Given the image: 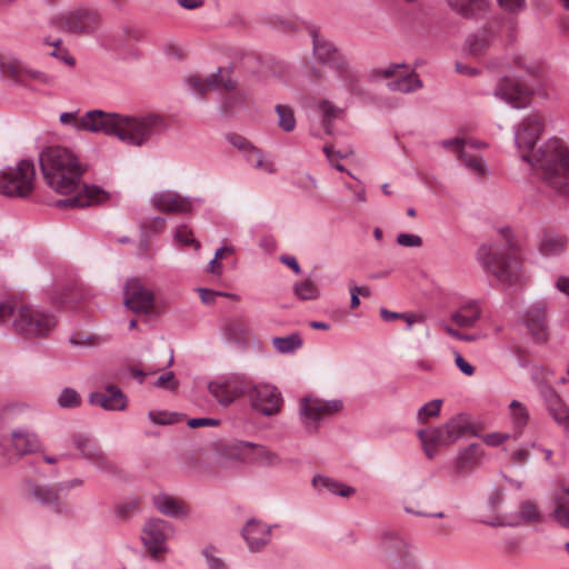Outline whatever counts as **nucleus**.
<instances>
[{"instance_id":"51","label":"nucleus","mask_w":569,"mask_h":569,"mask_svg":"<svg viewBox=\"0 0 569 569\" xmlns=\"http://www.w3.org/2000/svg\"><path fill=\"white\" fill-rule=\"evenodd\" d=\"M468 141L462 138H452L441 141V146L445 149L452 150L458 158H460L466 150Z\"/></svg>"},{"instance_id":"52","label":"nucleus","mask_w":569,"mask_h":569,"mask_svg":"<svg viewBox=\"0 0 569 569\" xmlns=\"http://www.w3.org/2000/svg\"><path fill=\"white\" fill-rule=\"evenodd\" d=\"M174 240L187 246L193 244L196 249L200 248V242L192 238V232L186 226H181L176 230Z\"/></svg>"},{"instance_id":"56","label":"nucleus","mask_w":569,"mask_h":569,"mask_svg":"<svg viewBox=\"0 0 569 569\" xmlns=\"http://www.w3.org/2000/svg\"><path fill=\"white\" fill-rule=\"evenodd\" d=\"M214 547L208 546L202 550V555L204 556L208 566L210 569H227L222 559L213 556Z\"/></svg>"},{"instance_id":"38","label":"nucleus","mask_w":569,"mask_h":569,"mask_svg":"<svg viewBox=\"0 0 569 569\" xmlns=\"http://www.w3.org/2000/svg\"><path fill=\"white\" fill-rule=\"evenodd\" d=\"M387 87L392 91H399L402 93H410L422 88V81L418 74L413 71L388 82Z\"/></svg>"},{"instance_id":"62","label":"nucleus","mask_w":569,"mask_h":569,"mask_svg":"<svg viewBox=\"0 0 569 569\" xmlns=\"http://www.w3.org/2000/svg\"><path fill=\"white\" fill-rule=\"evenodd\" d=\"M512 67L523 69L530 74H536L538 68L533 63H528L522 56H515L512 58Z\"/></svg>"},{"instance_id":"33","label":"nucleus","mask_w":569,"mask_h":569,"mask_svg":"<svg viewBox=\"0 0 569 569\" xmlns=\"http://www.w3.org/2000/svg\"><path fill=\"white\" fill-rule=\"evenodd\" d=\"M312 486L321 491L326 490L328 492H331L333 495H338L340 497H350L356 492V489L353 487L347 486L342 482H339L332 478L317 475L312 478Z\"/></svg>"},{"instance_id":"47","label":"nucleus","mask_w":569,"mask_h":569,"mask_svg":"<svg viewBox=\"0 0 569 569\" xmlns=\"http://www.w3.org/2000/svg\"><path fill=\"white\" fill-rule=\"evenodd\" d=\"M247 161L257 169L273 172V164L266 162L262 152L252 146L247 150Z\"/></svg>"},{"instance_id":"24","label":"nucleus","mask_w":569,"mask_h":569,"mask_svg":"<svg viewBox=\"0 0 569 569\" xmlns=\"http://www.w3.org/2000/svg\"><path fill=\"white\" fill-rule=\"evenodd\" d=\"M311 36L315 56L321 64L328 66L330 69L335 70L336 61L346 60L338 49L331 42L322 38L318 31L313 30Z\"/></svg>"},{"instance_id":"22","label":"nucleus","mask_w":569,"mask_h":569,"mask_svg":"<svg viewBox=\"0 0 569 569\" xmlns=\"http://www.w3.org/2000/svg\"><path fill=\"white\" fill-rule=\"evenodd\" d=\"M272 527L264 526L260 520L249 519L242 528L241 535L250 551L261 550L269 543Z\"/></svg>"},{"instance_id":"5","label":"nucleus","mask_w":569,"mask_h":569,"mask_svg":"<svg viewBox=\"0 0 569 569\" xmlns=\"http://www.w3.org/2000/svg\"><path fill=\"white\" fill-rule=\"evenodd\" d=\"M12 320L14 330L26 337H44L57 325L53 313L31 306L17 307L12 301L0 302V325Z\"/></svg>"},{"instance_id":"43","label":"nucleus","mask_w":569,"mask_h":569,"mask_svg":"<svg viewBox=\"0 0 569 569\" xmlns=\"http://www.w3.org/2000/svg\"><path fill=\"white\" fill-rule=\"evenodd\" d=\"M226 333L234 342L246 339L248 335V326L241 318L230 319L226 325Z\"/></svg>"},{"instance_id":"32","label":"nucleus","mask_w":569,"mask_h":569,"mask_svg":"<svg viewBox=\"0 0 569 569\" xmlns=\"http://www.w3.org/2000/svg\"><path fill=\"white\" fill-rule=\"evenodd\" d=\"M252 448V442L243 440H234L222 445L218 453L221 458L237 462H247L248 452Z\"/></svg>"},{"instance_id":"48","label":"nucleus","mask_w":569,"mask_h":569,"mask_svg":"<svg viewBox=\"0 0 569 569\" xmlns=\"http://www.w3.org/2000/svg\"><path fill=\"white\" fill-rule=\"evenodd\" d=\"M442 400L433 399L427 403H425L417 413V419L419 422H425L428 418L438 417L441 410Z\"/></svg>"},{"instance_id":"35","label":"nucleus","mask_w":569,"mask_h":569,"mask_svg":"<svg viewBox=\"0 0 569 569\" xmlns=\"http://www.w3.org/2000/svg\"><path fill=\"white\" fill-rule=\"evenodd\" d=\"M247 462L261 467H272L280 463V458L278 453L267 449L264 446L252 442V448L248 452Z\"/></svg>"},{"instance_id":"14","label":"nucleus","mask_w":569,"mask_h":569,"mask_svg":"<svg viewBox=\"0 0 569 569\" xmlns=\"http://www.w3.org/2000/svg\"><path fill=\"white\" fill-rule=\"evenodd\" d=\"M251 407L264 416L278 413L282 407L281 392L269 383L254 385L248 393Z\"/></svg>"},{"instance_id":"23","label":"nucleus","mask_w":569,"mask_h":569,"mask_svg":"<svg viewBox=\"0 0 569 569\" xmlns=\"http://www.w3.org/2000/svg\"><path fill=\"white\" fill-rule=\"evenodd\" d=\"M89 402L106 410H123L127 406V398L119 387L109 385L104 391L91 392Z\"/></svg>"},{"instance_id":"21","label":"nucleus","mask_w":569,"mask_h":569,"mask_svg":"<svg viewBox=\"0 0 569 569\" xmlns=\"http://www.w3.org/2000/svg\"><path fill=\"white\" fill-rule=\"evenodd\" d=\"M547 410L553 420L569 432V407L550 386L540 389Z\"/></svg>"},{"instance_id":"41","label":"nucleus","mask_w":569,"mask_h":569,"mask_svg":"<svg viewBox=\"0 0 569 569\" xmlns=\"http://www.w3.org/2000/svg\"><path fill=\"white\" fill-rule=\"evenodd\" d=\"M510 412H511V419L515 429L517 430V435L519 436L521 433V430L527 425L529 420V412L527 408L518 400H512L510 402Z\"/></svg>"},{"instance_id":"37","label":"nucleus","mask_w":569,"mask_h":569,"mask_svg":"<svg viewBox=\"0 0 569 569\" xmlns=\"http://www.w3.org/2000/svg\"><path fill=\"white\" fill-rule=\"evenodd\" d=\"M490 41V33L486 30L471 33L466 39V50L473 57L482 56L489 48Z\"/></svg>"},{"instance_id":"17","label":"nucleus","mask_w":569,"mask_h":569,"mask_svg":"<svg viewBox=\"0 0 569 569\" xmlns=\"http://www.w3.org/2000/svg\"><path fill=\"white\" fill-rule=\"evenodd\" d=\"M71 441L74 448L79 450L81 457L94 465L99 470L106 472L113 470V465L94 439L82 433H76L71 437Z\"/></svg>"},{"instance_id":"53","label":"nucleus","mask_w":569,"mask_h":569,"mask_svg":"<svg viewBox=\"0 0 569 569\" xmlns=\"http://www.w3.org/2000/svg\"><path fill=\"white\" fill-rule=\"evenodd\" d=\"M141 228L152 232L162 231L166 227V219L163 217L157 216L152 218H147L140 223Z\"/></svg>"},{"instance_id":"12","label":"nucleus","mask_w":569,"mask_h":569,"mask_svg":"<svg viewBox=\"0 0 569 569\" xmlns=\"http://www.w3.org/2000/svg\"><path fill=\"white\" fill-rule=\"evenodd\" d=\"M493 94L512 108L522 109L529 106L533 89L517 79L505 77L499 80Z\"/></svg>"},{"instance_id":"61","label":"nucleus","mask_w":569,"mask_h":569,"mask_svg":"<svg viewBox=\"0 0 569 569\" xmlns=\"http://www.w3.org/2000/svg\"><path fill=\"white\" fill-rule=\"evenodd\" d=\"M510 437L509 433H502V432H491L486 436H483V442L491 447H497L501 445L505 440H507Z\"/></svg>"},{"instance_id":"1","label":"nucleus","mask_w":569,"mask_h":569,"mask_svg":"<svg viewBox=\"0 0 569 569\" xmlns=\"http://www.w3.org/2000/svg\"><path fill=\"white\" fill-rule=\"evenodd\" d=\"M40 169L47 186L60 194L73 196L54 201L58 208H86L100 204L109 193L96 184L82 182V169L77 156L60 146L48 147L39 156Z\"/></svg>"},{"instance_id":"31","label":"nucleus","mask_w":569,"mask_h":569,"mask_svg":"<svg viewBox=\"0 0 569 569\" xmlns=\"http://www.w3.org/2000/svg\"><path fill=\"white\" fill-rule=\"evenodd\" d=\"M553 501L556 507L550 516L558 525L569 529V487H562L556 490Z\"/></svg>"},{"instance_id":"63","label":"nucleus","mask_w":569,"mask_h":569,"mask_svg":"<svg viewBox=\"0 0 569 569\" xmlns=\"http://www.w3.org/2000/svg\"><path fill=\"white\" fill-rule=\"evenodd\" d=\"M455 363L459 368V370L466 376H472L475 372V367L471 366L466 359L457 351H455Z\"/></svg>"},{"instance_id":"54","label":"nucleus","mask_w":569,"mask_h":569,"mask_svg":"<svg viewBox=\"0 0 569 569\" xmlns=\"http://www.w3.org/2000/svg\"><path fill=\"white\" fill-rule=\"evenodd\" d=\"M148 416L156 425H172L177 422L176 415L167 411H149Z\"/></svg>"},{"instance_id":"3","label":"nucleus","mask_w":569,"mask_h":569,"mask_svg":"<svg viewBox=\"0 0 569 569\" xmlns=\"http://www.w3.org/2000/svg\"><path fill=\"white\" fill-rule=\"evenodd\" d=\"M62 124H71L76 130L114 136L122 142L141 147L163 130V121L157 114L131 117L93 109L78 118L77 112H62Z\"/></svg>"},{"instance_id":"30","label":"nucleus","mask_w":569,"mask_h":569,"mask_svg":"<svg viewBox=\"0 0 569 569\" xmlns=\"http://www.w3.org/2000/svg\"><path fill=\"white\" fill-rule=\"evenodd\" d=\"M553 501L556 507L550 516L558 525L569 529V487H562L556 490Z\"/></svg>"},{"instance_id":"36","label":"nucleus","mask_w":569,"mask_h":569,"mask_svg":"<svg viewBox=\"0 0 569 569\" xmlns=\"http://www.w3.org/2000/svg\"><path fill=\"white\" fill-rule=\"evenodd\" d=\"M335 71L352 94L361 96L363 93L359 78L357 73L349 67L347 60L336 61Z\"/></svg>"},{"instance_id":"26","label":"nucleus","mask_w":569,"mask_h":569,"mask_svg":"<svg viewBox=\"0 0 569 569\" xmlns=\"http://www.w3.org/2000/svg\"><path fill=\"white\" fill-rule=\"evenodd\" d=\"M451 10L466 19H480L489 7L488 0H448Z\"/></svg>"},{"instance_id":"29","label":"nucleus","mask_w":569,"mask_h":569,"mask_svg":"<svg viewBox=\"0 0 569 569\" xmlns=\"http://www.w3.org/2000/svg\"><path fill=\"white\" fill-rule=\"evenodd\" d=\"M481 317V308L477 300L463 303L451 315V320L460 328L472 327Z\"/></svg>"},{"instance_id":"4","label":"nucleus","mask_w":569,"mask_h":569,"mask_svg":"<svg viewBox=\"0 0 569 569\" xmlns=\"http://www.w3.org/2000/svg\"><path fill=\"white\" fill-rule=\"evenodd\" d=\"M503 244L482 243L477 251V260L485 270L506 284L516 283L521 276L519 244L510 228L499 230Z\"/></svg>"},{"instance_id":"2","label":"nucleus","mask_w":569,"mask_h":569,"mask_svg":"<svg viewBox=\"0 0 569 569\" xmlns=\"http://www.w3.org/2000/svg\"><path fill=\"white\" fill-rule=\"evenodd\" d=\"M545 123L538 113L526 117L518 126L515 141L522 159L541 170L542 180L556 192L569 194V150L558 138L549 139L531 156L543 131Z\"/></svg>"},{"instance_id":"49","label":"nucleus","mask_w":569,"mask_h":569,"mask_svg":"<svg viewBox=\"0 0 569 569\" xmlns=\"http://www.w3.org/2000/svg\"><path fill=\"white\" fill-rule=\"evenodd\" d=\"M80 403L81 397L79 392L72 388H64L58 398V405L61 408H77Z\"/></svg>"},{"instance_id":"13","label":"nucleus","mask_w":569,"mask_h":569,"mask_svg":"<svg viewBox=\"0 0 569 569\" xmlns=\"http://www.w3.org/2000/svg\"><path fill=\"white\" fill-rule=\"evenodd\" d=\"M381 548L389 556L392 569H416L408 542L396 531L388 530L382 533Z\"/></svg>"},{"instance_id":"20","label":"nucleus","mask_w":569,"mask_h":569,"mask_svg":"<svg viewBox=\"0 0 569 569\" xmlns=\"http://www.w3.org/2000/svg\"><path fill=\"white\" fill-rule=\"evenodd\" d=\"M151 202L157 210L166 213H188L193 207L191 198L170 190L154 193Z\"/></svg>"},{"instance_id":"9","label":"nucleus","mask_w":569,"mask_h":569,"mask_svg":"<svg viewBox=\"0 0 569 569\" xmlns=\"http://www.w3.org/2000/svg\"><path fill=\"white\" fill-rule=\"evenodd\" d=\"M83 481L74 478L67 481L58 482L53 486L33 485L31 487V496L41 505L50 508L58 515L68 513L69 507L61 500L67 492L73 487H81Z\"/></svg>"},{"instance_id":"57","label":"nucleus","mask_w":569,"mask_h":569,"mask_svg":"<svg viewBox=\"0 0 569 569\" xmlns=\"http://www.w3.org/2000/svg\"><path fill=\"white\" fill-rule=\"evenodd\" d=\"M400 68H407V64L405 63H391L386 69H376L372 70L370 73L371 79H378L380 77L382 78H391L396 74L397 70Z\"/></svg>"},{"instance_id":"6","label":"nucleus","mask_w":569,"mask_h":569,"mask_svg":"<svg viewBox=\"0 0 569 569\" xmlns=\"http://www.w3.org/2000/svg\"><path fill=\"white\" fill-rule=\"evenodd\" d=\"M467 433L477 436L469 416L459 413L452 417L441 427L428 430L420 429L418 431V438L422 443L427 457L433 458L438 447L450 446L465 437Z\"/></svg>"},{"instance_id":"15","label":"nucleus","mask_w":569,"mask_h":569,"mask_svg":"<svg viewBox=\"0 0 569 569\" xmlns=\"http://www.w3.org/2000/svg\"><path fill=\"white\" fill-rule=\"evenodd\" d=\"M100 24V16L91 9H76L60 18V26L70 33H91Z\"/></svg>"},{"instance_id":"55","label":"nucleus","mask_w":569,"mask_h":569,"mask_svg":"<svg viewBox=\"0 0 569 569\" xmlns=\"http://www.w3.org/2000/svg\"><path fill=\"white\" fill-rule=\"evenodd\" d=\"M179 386V382L174 379L173 371H168L161 375L157 381L154 382V387L164 388L169 390H176Z\"/></svg>"},{"instance_id":"18","label":"nucleus","mask_w":569,"mask_h":569,"mask_svg":"<svg viewBox=\"0 0 569 569\" xmlns=\"http://www.w3.org/2000/svg\"><path fill=\"white\" fill-rule=\"evenodd\" d=\"M187 81L189 87L200 96H204L208 91L218 88L230 92L237 87V81L231 78V70H223L222 68H219L217 72L207 76L204 79L191 76Z\"/></svg>"},{"instance_id":"34","label":"nucleus","mask_w":569,"mask_h":569,"mask_svg":"<svg viewBox=\"0 0 569 569\" xmlns=\"http://www.w3.org/2000/svg\"><path fill=\"white\" fill-rule=\"evenodd\" d=\"M567 246V239L552 231L546 230L539 242V250L543 256H556L561 253Z\"/></svg>"},{"instance_id":"19","label":"nucleus","mask_w":569,"mask_h":569,"mask_svg":"<svg viewBox=\"0 0 569 569\" xmlns=\"http://www.w3.org/2000/svg\"><path fill=\"white\" fill-rule=\"evenodd\" d=\"M522 319L536 342L547 340L548 317L545 301H537L529 306L523 312Z\"/></svg>"},{"instance_id":"58","label":"nucleus","mask_w":569,"mask_h":569,"mask_svg":"<svg viewBox=\"0 0 569 569\" xmlns=\"http://www.w3.org/2000/svg\"><path fill=\"white\" fill-rule=\"evenodd\" d=\"M402 320L406 321V330L407 331H410L412 329V326L417 323V325L422 326L426 335L429 336V329H428V326L426 325V320H425L423 316L417 315V313L405 312V318H402Z\"/></svg>"},{"instance_id":"39","label":"nucleus","mask_w":569,"mask_h":569,"mask_svg":"<svg viewBox=\"0 0 569 569\" xmlns=\"http://www.w3.org/2000/svg\"><path fill=\"white\" fill-rule=\"evenodd\" d=\"M318 109L321 112L322 127L327 134H332V121L340 117L342 109L335 106L331 101L323 99L319 102Z\"/></svg>"},{"instance_id":"45","label":"nucleus","mask_w":569,"mask_h":569,"mask_svg":"<svg viewBox=\"0 0 569 569\" xmlns=\"http://www.w3.org/2000/svg\"><path fill=\"white\" fill-rule=\"evenodd\" d=\"M462 164L475 174L482 177L487 172V168L485 164V160L476 154H470L468 151H465V153L458 158Z\"/></svg>"},{"instance_id":"64","label":"nucleus","mask_w":569,"mask_h":569,"mask_svg":"<svg viewBox=\"0 0 569 569\" xmlns=\"http://www.w3.org/2000/svg\"><path fill=\"white\" fill-rule=\"evenodd\" d=\"M197 291L199 293L200 300L204 305L213 303L216 298L218 297V295H220V291H216V290L207 289V288H197Z\"/></svg>"},{"instance_id":"10","label":"nucleus","mask_w":569,"mask_h":569,"mask_svg":"<svg viewBox=\"0 0 569 569\" xmlns=\"http://www.w3.org/2000/svg\"><path fill=\"white\" fill-rule=\"evenodd\" d=\"M343 407L341 400L322 401L319 399L303 398L300 402L299 412L302 423L309 431H317L319 422L328 416L340 411Z\"/></svg>"},{"instance_id":"40","label":"nucleus","mask_w":569,"mask_h":569,"mask_svg":"<svg viewBox=\"0 0 569 569\" xmlns=\"http://www.w3.org/2000/svg\"><path fill=\"white\" fill-rule=\"evenodd\" d=\"M272 345L280 353H292L302 346V339L299 333H291L287 337H274Z\"/></svg>"},{"instance_id":"44","label":"nucleus","mask_w":569,"mask_h":569,"mask_svg":"<svg viewBox=\"0 0 569 569\" xmlns=\"http://www.w3.org/2000/svg\"><path fill=\"white\" fill-rule=\"evenodd\" d=\"M293 292L302 301L313 300L319 297V289L311 279L296 283L293 287Z\"/></svg>"},{"instance_id":"25","label":"nucleus","mask_w":569,"mask_h":569,"mask_svg":"<svg viewBox=\"0 0 569 569\" xmlns=\"http://www.w3.org/2000/svg\"><path fill=\"white\" fill-rule=\"evenodd\" d=\"M10 447L17 456H24L37 451L40 448L38 437L27 430H13L11 433Z\"/></svg>"},{"instance_id":"50","label":"nucleus","mask_w":569,"mask_h":569,"mask_svg":"<svg viewBox=\"0 0 569 569\" xmlns=\"http://www.w3.org/2000/svg\"><path fill=\"white\" fill-rule=\"evenodd\" d=\"M519 518H521L523 521H540L541 515H540L538 507L535 502L523 501L520 505Z\"/></svg>"},{"instance_id":"8","label":"nucleus","mask_w":569,"mask_h":569,"mask_svg":"<svg viewBox=\"0 0 569 569\" xmlns=\"http://www.w3.org/2000/svg\"><path fill=\"white\" fill-rule=\"evenodd\" d=\"M253 382L244 375L232 373L221 379L210 381L208 390L217 402L228 407L237 399L248 396Z\"/></svg>"},{"instance_id":"28","label":"nucleus","mask_w":569,"mask_h":569,"mask_svg":"<svg viewBox=\"0 0 569 569\" xmlns=\"http://www.w3.org/2000/svg\"><path fill=\"white\" fill-rule=\"evenodd\" d=\"M152 501L158 511L167 517L180 518L189 513L184 503L167 493L153 496Z\"/></svg>"},{"instance_id":"7","label":"nucleus","mask_w":569,"mask_h":569,"mask_svg":"<svg viewBox=\"0 0 569 569\" xmlns=\"http://www.w3.org/2000/svg\"><path fill=\"white\" fill-rule=\"evenodd\" d=\"M34 179L33 162L22 159L16 167L0 170V193L7 197L26 198L33 191Z\"/></svg>"},{"instance_id":"42","label":"nucleus","mask_w":569,"mask_h":569,"mask_svg":"<svg viewBox=\"0 0 569 569\" xmlns=\"http://www.w3.org/2000/svg\"><path fill=\"white\" fill-rule=\"evenodd\" d=\"M274 110L278 114V126L286 132H291L296 128V118L291 107L277 104Z\"/></svg>"},{"instance_id":"16","label":"nucleus","mask_w":569,"mask_h":569,"mask_svg":"<svg viewBox=\"0 0 569 569\" xmlns=\"http://www.w3.org/2000/svg\"><path fill=\"white\" fill-rule=\"evenodd\" d=\"M168 528L169 523L159 518H151L143 526L141 541L153 559H157L167 549L166 530Z\"/></svg>"},{"instance_id":"46","label":"nucleus","mask_w":569,"mask_h":569,"mask_svg":"<svg viewBox=\"0 0 569 569\" xmlns=\"http://www.w3.org/2000/svg\"><path fill=\"white\" fill-rule=\"evenodd\" d=\"M0 72L9 74L14 81L19 82L24 74V68L18 60H6L0 58Z\"/></svg>"},{"instance_id":"59","label":"nucleus","mask_w":569,"mask_h":569,"mask_svg":"<svg viewBox=\"0 0 569 569\" xmlns=\"http://www.w3.org/2000/svg\"><path fill=\"white\" fill-rule=\"evenodd\" d=\"M397 243L402 247H421L422 238L412 233H400L397 236Z\"/></svg>"},{"instance_id":"11","label":"nucleus","mask_w":569,"mask_h":569,"mask_svg":"<svg viewBox=\"0 0 569 569\" xmlns=\"http://www.w3.org/2000/svg\"><path fill=\"white\" fill-rule=\"evenodd\" d=\"M124 306L136 313H154V295L139 279L127 280L123 289Z\"/></svg>"},{"instance_id":"27","label":"nucleus","mask_w":569,"mask_h":569,"mask_svg":"<svg viewBox=\"0 0 569 569\" xmlns=\"http://www.w3.org/2000/svg\"><path fill=\"white\" fill-rule=\"evenodd\" d=\"M481 456L482 448L479 443H471L465 449L460 450L455 463L456 473H469L471 469L479 463Z\"/></svg>"},{"instance_id":"60","label":"nucleus","mask_w":569,"mask_h":569,"mask_svg":"<svg viewBox=\"0 0 569 569\" xmlns=\"http://www.w3.org/2000/svg\"><path fill=\"white\" fill-rule=\"evenodd\" d=\"M219 425L220 420L214 418H191L188 420V426L192 429L200 427H217Z\"/></svg>"}]
</instances>
